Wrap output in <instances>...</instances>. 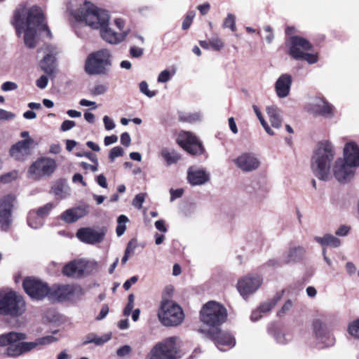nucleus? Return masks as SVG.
I'll return each instance as SVG.
<instances>
[{"label":"nucleus","mask_w":359,"mask_h":359,"mask_svg":"<svg viewBox=\"0 0 359 359\" xmlns=\"http://www.w3.org/2000/svg\"><path fill=\"white\" fill-rule=\"evenodd\" d=\"M26 310L22 297L14 291L0 292V316L18 317Z\"/></svg>","instance_id":"7"},{"label":"nucleus","mask_w":359,"mask_h":359,"mask_svg":"<svg viewBox=\"0 0 359 359\" xmlns=\"http://www.w3.org/2000/svg\"><path fill=\"white\" fill-rule=\"evenodd\" d=\"M179 338L171 337L156 344L148 355V359H175Z\"/></svg>","instance_id":"9"},{"label":"nucleus","mask_w":359,"mask_h":359,"mask_svg":"<svg viewBox=\"0 0 359 359\" xmlns=\"http://www.w3.org/2000/svg\"><path fill=\"white\" fill-rule=\"evenodd\" d=\"M130 352H131L130 346L128 345H124L117 349L116 354L118 357L122 358V357H125V356L129 355V353Z\"/></svg>","instance_id":"55"},{"label":"nucleus","mask_w":359,"mask_h":359,"mask_svg":"<svg viewBox=\"0 0 359 359\" xmlns=\"http://www.w3.org/2000/svg\"><path fill=\"white\" fill-rule=\"evenodd\" d=\"M140 90L142 93L147 96L148 97H153L156 95V91H151L149 90L148 83L143 81L140 83Z\"/></svg>","instance_id":"45"},{"label":"nucleus","mask_w":359,"mask_h":359,"mask_svg":"<svg viewBox=\"0 0 359 359\" xmlns=\"http://www.w3.org/2000/svg\"><path fill=\"white\" fill-rule=\"evenodd\" d=\"M103 123L107 130H111L116 126L114 121L108 116H104L103 117Z\"/></svg>","instance_id":"58"},{"label":"nucleus","mask_w":359,"mask_h":359,"mask_svg":"<svg viewBox=\"0 0 359 359\" xmlns=\"http://www.w3.org/2000/svg\"><path fill=\"white\" fill-rule=\"evenodd\" d=\"M110 335H106L104 337H99L94 333L88 334L85 338L83 341L82 342L83 346H86L88 344L93 343L96 346H101L108 341L110 339Z\"/></svg>","instance_id":"36"},{"label":"nucleus","mask_w":359,"mask_h":359,"mask_svg":"<svg viewBox=\"0 0 359 359\" xmlns=\"http://www.w3.org/2000/svg\"><path fill=\"white\" fill-rule=\"evenodd\" d=\"M312 48L311 43L306 39L294 36L290 39L289 54L295 60H301L304 53L311 50Z\"/></svg>","instance_id":"19"},{"label":"nucleus","mask_w":359,"mask_h":359,"mask_svg":"<svg viewBox=\"0 0 359 359\" xmlns=\"http://www.w3.org/2000/svg\"><path fill=\"white\" fill-rule=\"evenodd\" d=\"M107 90L106 86L103 84L97 85L91 91V93L95 95H100L104 94Z\"/></svg>","instance_id":"54"},{"label":"nucleus","mask_w":359,"mask_h":359,"mask_svg":"<svg viewBox=\"0 0 359 359\" xmlns=\"http://www.w3.org/2000/svg\"><path fill=\"white\" fill-rule=\"evenodd\" d=\"M88 213V205H81L65 210L61 219L67 223H73L85 217Z\"/></svg>","instance_id":"28"},{"label":"nucleus","mask_w":359,"mask_h":359,"mask_svg":"<svg viewBox=\"0 0 359 359\" xmlns=\"http://www.w3.org/2000/svg\"><path fill=\"white\" fill-rule=\"evenodd\" d=\"M25 339L26 334L21 332H10L0 334V346H6L4 354L8 357L16 358L39 346L48 345L57 341L52 335L37 338L34 341H22Z\"/></svg>","instance_id":"2"},{"label":"nucleus","mask_w":359,"mask_h":359,"mask_svg":"<svg viewBox=\"0 0 359 359\" xmlns=\"http://www.w3.org/2000/svg\"><path fill=\"white\" fill-rule=\"evenodd\" d=\"M76 126V123L74 121L65 120L64 121L60 126V130L63 132L67 131L73 128Z\"/></svg>","instance_id":"59"},{"label":"nucleus","mask_w":359,"mask_h":359,"mask_svg":"<svg viewBox=\"0 0 359 359\" xmlns=\"http://www.w3.org/2000/svg\"><path fill=\"white\" fill-rule=\"evenodd\" d=\"M208 335L214 341L215 345L221 351H225L236 345V339L233 336L230 332L222 331L218 327L210 329Z\"/></svg>","instance_id":"14"},{"label":"nucleus","mask_w":359,"mask_h":359,"mask_svg":"<svg viewBox=\"0 0 359 359\" xmlns=\"http://www.w3.org/2000/svg\"><path fill=\"white\" fill-rule=\"evenodd\" d=\"M114 24L116 26L117 29L120 31L119 33H123L124 31H127L128 34L130 32V29L128 27H125V21L121 18H116L114 20Z\"/></svg>","instance_id":"53"},{"label":"nucleus","mask_w":359,"mask_h":359,"mask_svg":"<svg viewBox=\"0 0 359 359\" xmlns=\"http://www.w3.org/2000/svg\"><path fill=\"white\" fill-rule=\"evenodd\" d=\"M15 177V173L13 172H8L5 175H3L0 177V182L6 184L11 182Z\"/></svg>","instance_id":"64"},{"label":"nucleus","mask_w":359,"mask_h":359,"mask_svg":"<svg viewBox=\"0 0 359 359\" xmlns=\"http://www.w3.org/2000/svg\"><path fill=\"white\" fill-rule=\"evenodd\" d=\"M236 166L244 172L256 170L260 165V161L255 154L244 152L233 159Z\"/></svg>","instance_id":"16"},{"label":"nucleus","mask_w":359,"mask_h":359,"mask_svg":"<svg viewBox=\"0 0 359 359\" xmlns=\"http://www.w3.org/2000/svg\"><path fill=\"white\" fill-rule=\"evenodd\" d=\"M170 201L172 202L175 199L179 198L182 196L183 193H184V189H170Z\"/></svg>","instance_id":"57"},{"label":"nucleus","mask_w":359,"mask_h":359,"mask_svg":"<svg viewBox=\"0 0 359 359\" xmlns=\"http://www.w3.org/2000/svg\"><path fill=\"white\" fill-rule=\"evenodd\" d=\"M43 50L45 55L40 62V67L46 74L52 76L55 74L57 66L56 59L57 49L53 46H47Z\"/></svg>","instance_id":"18"},{"label":"nucleus","mask_w":359,"mask_h":359,"mask_svg":"<svg viewBox=\"0 0 359 359\" xmlns=\"http://www.w3.org/2000/svg\"><path fill=\"white\" fill-rule=\"evenodd\" d=\"M268 332L279 344H286L292 339V334L289 332H284L280 330H272L271 328H269Z\"/></svg>","instance_id":"33"},{"label":"nucleus","mask_w":359,"mask_h":359,"mask_svg":"<svg viewBox=\"0 0 359 359\" xmlns=\"http://www.w3.org/2000/svg\"><path fill=\"white\" fill-rule=\"evenodd\" d=\"M48 79L46 76H41L36 81V85L41 89H44L48 85Z\"/></svg>","instance_id":"62"},{"label":"nucleus","mask_w":359,"mask_h":359,"mask_svg":"<svg viewBox=\"0 0 359 359\" xmlns=\"http://www.w3.org/2000/svg\"><path fill=\"white\" fill-rule=\"evenodd\" d=\"M187 180L191 185H201L209 181L210 175L203 169L189 168L187 172Z\"/></svg>","instance_id":"29"},{"label":"nucleus","mask_w":359,"mask_h":359,"mask_svg":"<svg viewBox=\"0 0 359 359\" xmlns=\"http://www.w3.org/2000/svg\"><path fill=\"white\" fill-rule=\"evenodd\" d=\"M14 198L11 195L0 199V231L7 232L13 224L12 212Z\"/></svg>","instance_id":"13"},{"label":"nucleus","mask_w":359,"mask_h":359,"mask_svg":"<svg viewBox=\"0 0 359 359\" xmlns=\"http://www.w3.org/2000/svg\"><path fill=\"white\" fill-rule=\"evenodd\" d=\"M194 17H195L194 11H190L187 14L185 18L184 19V20L182 22V28L183 30H187L190 27Z\"/></svg>","instance_id":"46"},{"label":"nucleus","mask_w":359,"mask_h":359,"mask_svg":"<svg viewBox=\"0 0 359 359\" xmlns=\"http://www.w3.org/2000/svg\"><path fill=\"white\" fill-rule=\"evenodd\" d=\"M355 168L342 160V158H338L333 166V173L337 181L346 182L353 177Z\"/></svg>","instance_id":"22"},{"label":"nucleus","mask_w":359,"mask_h":359,"mask_svg":"<svg viewBox=\"0 0 359 359\" xmlns=\"http://www.w3.org/2000/svg\"><path fill=\"white\" fill-rule=\"evenodd\" d=\"M144 53V49L133 46L130 48V54L133 57H140Z\"/></svg>","instance_id":"56"},{"label":"nucleus","mask_w":359,"mask_h":359,"mask_svg":"<svg viewBox=\"0 0 359 359\" xmlns=\"http://www.w3.org/2000/svg\"><path fill=\"white\" fill-rule=\"evenodd\" d=\"M57 167L56 161L50 158H41L34 162L28 170L30 178L38 180L50 176Z\"/></svg>","instance_id":"11"},{"label":"nucleus","mask_w":359,"mask_h":359,"mask_svg":"<svg viewBox=\"0 0 359 359\" xmlns=\"http://www.w3.org/2000/svg\"><path fill=\"white\" fill-rule=\"evenodd\" d=\"M145 196L146 194L144 193H140L137 194L133 200V205L139 210L141 209L145 200Z\"/></svg>","instance_id":"48"},{"label":"nucleus","mask_w":359,"mask_h":359,"mask_svg":"<svg viewBox=\"0 0 359 359\" xmlns=\"http://www.w3.org/2000/svg\"><path fill=\"white\" fill-rule=\"evenodd\" d=\"M53 207V203H48L45 205L39 208L37 210H36V212L44 219V217L49 214Z\"/></svg>","instance_id":"43"},{"label":"nucleus","mask_w":359,"mask_h":359,"mask_svg":"<svg viewBox=\"0 0 359 359\" xmlns=\"http://www.w3.org/2000/svg\"><path fill=\"white\" fill-rule=\"evenodd\" d=\"M179 144L192 155L203 154L204 148L197 137L190 132H182L177 140Z\"/></svg>","instance_id":"15"},{"label":"nucleus","mask_w":359,"mask_h":359,"mask_svg":"<svg viewBox=\"0 0 359 359\" xmlns=\"http://www.w3.org/2000/svg\"><path fill=\"white\" fill-rule=\"evenodd\" d=\"M123 153L124 151L121 147H114L110 150L109 158L113 162L116 158L123 156Z\"/></svg>","instance_id":"47"},{"label":"nucleus","mask_w":359,"mask_h":359,"mask_svg":"<svg viewBox=\"0 0 359 359\" xmlns=\"http://www.w3.org/2000/svg\"><path fill=\"white\" fill-rule=\"evenodd\" d=\"M121 143L128 147L130 146L131 142V138L128 133L124 132L121 135Z\"/></svg>","instance_id":"63"},{"label":"nucleus","mask_w":359,"mask_h":359,"mask_svg":"<svg viewBox=\"0 0 359 359\" xmlns=\"http://www.w3.org/2000/svg\"><path fill=\"white\" fill-rule=\"evenodd\" d=\"M100 30L102 39L110 44H118L123 41L128 36L127 31H124L123 33L116 32L109 27V24L104 25Z\"/></svg>","instance_id":"27"},{"label":"nucleus","mask_w":359,"mask_h":359,"mask_svg":"<svg viewBox=\"0 0 359 359\" xmlns=\"http://www.w3.org/2000/svg\"><path fill=\"white\" fill-rule=\"evenodd\" d=\"M175 74V71L170 72L168 69L162 71L158 76L157 81L158 83H166Z\"/></svg>","instance_id":"44"},{"label":"nucleus","mask_w":359,"mask_h":359,"mask_svg":"<svg viewBox=\"0 0 359 359\" xmlns=\"http://www.w3.org/2000/svg\"><path fill=\"white\" fill-rule=\"evenodd\" d=\"M267 115L271 126L275 128H280L283 122V114L281 110L275 105L266 107Z\"/></svg>","instance_id":"32"},{"label":"nucleus","mask_w":359,"mask_h":359,"mask_svg":"<svg viewBox=\"0 0 359 359\" xmlns=\"http://www.w3.org/2000/svg\"><path fill=\"white\" fill-rule=\"evenodd\" d=\"M314 239L323 246L337 248L341 245L340 240L331 234H325L323 237L316 236Z\"/></svg>","instance_id":"34"},{"label":"nucleus","mask_w":359,"mask_h":359,"mask_svg":"<svg viewBox=\"0 0 359 359\" xmlns=\"http://www.w3.org/2000/svg\"><path fill=\"white\" fill-rule=\"evenodd\" d=\"M351 166H359V147L353 142H347L344 148V158L342 159Z\"/></svg>","instance_id":"26"},{"label":"nucleus","mask_w":359,"mask_h":359,"mask_svg":"<svg viewBox=\"0 0 359 359\" xmlns=\"http://www.w3.org/2000/svg\"><path fill=\"white\" fill-rule=\"evenodd\" d=\"M34 142L33 139L18 141L10 149V155L17 160H21L29 153L31 145Z\"/></svg>","instance_id":"30"},{"label":"nucleus","mask_w":359,"mask_h":359,"mask_svg":"<svg viewBox=\"0 0 359 359\" xmlns=\"http://www.w3.org/2000/svg\"><path fill=\"white\" fill-rule=\"evenodd\" d=\"M137 247V240L133 238L131 239L127 244L125 252L128 255H133L134 254V252Z\"/></svg>","instance_id":"52"},{"label":"nucleus","mask_w":359,"mask_h":359,"mask_svg":"<svg viewBox=\"0 0 359 359\" xmlns=\"http://www.w3.org/2000/svg\"><path fill=\"white\" fill-rule=\"evenodd\" d=\"M111 62V52L102 48L90 53L85 61L84 69L88 75H107L110 72Z\"/></svg>","instance_id":"5"},{"label":"nucleus","mask_w":359,"mask_h":359,"mask_svg":"<svg viewBox=\"0 0 359 359\" xmlns=\"http://www.w3.org/2000/svg\"><path fill=\"white\" fill-rule=\"evenodd\" d=\"M262 281V278L259 275L247 276L238 282L237 288L239 293L246 298L258 290Z\"/></svg>","instance_id":"17"},{"label":"nucleus","mask_w":359,"mask_h":359,"mask_svg":"<svg viewBox=\"0 0 359 359\" xmlns=\"http://www.w3.org/2000/svg\"><path fill=\"white\" fill-rule=\"evenodd\" d=\"M88 264L95 266H97L95 262H88L84 260H74L63 266L62 273L67 277L80 278L84 275Z\"/></svg>","instance_id":"21"},{"label":"nucleus","mask_w":359,"mask_h":359,"mask_svg":"<svg viewBox=\"0 0 359 359\" xmlns=\"http://www.w3.org/2000/svg\"><path fill=\"white\" fill-rule=\"evenodd\" d=\"M76 20L84 22L93 29H100L109 24V15L107 11L98 8L94 4L85 1L74 13Z\"/></svg>","instance_id":"4"},{"label":"nucleus","mask_w":359,"mask_h":359,"mask_svg":"<svg viewBox=\"0 0 359 359\" xmlns=\"http://www.w3.org/2000/svg\"><path fill=\"white\" fill-rule=\"evenodd\" d=\"M161 156L163 157L168 165L177 163L181 158L175 151H169L168 149H163L161 151Z\"/></svg>","instance_id":"38"},{"label":"nucleus","mask_w":359,"mask_h":359,"mask_svg":"<svg viewBox=\"0 0 359 359\" xmlns=\"http://www.w3.org/2000/svg\"><path fill=\"white\" fill-rule=\"evenodd\" d=\"M305 252L306 250L302 246L290 247L283 256V262L285 264L297 262L303 258Z\"/></svg>","instance_id":"31"},{"label":"nucleus","mask_w":359,"mask_h":359,"mask_svg":"<svg viewBox=\"0 0 359 359\" xmlns=\"http://www.w3.org/2000/svg\"><path fill=\"white\" fill-rule=\"evenodd\" d=\"M134 301H135L134 294H129L128 304L123 310L124 316H128L131 313L134 307Z\"/></svg>","instance_id":"50"},{"label":"nucleus","mask_w":359,"mask_h":359,"mask_svg":"<svg viewBox=\"0 0 359 359\" xmlns=\"http://www.w3.org/2000/svg\"><path fill=\"white\" fill-rule=\"evenodd\" d=\"M12 23L18 36L24 34V42L29 48L36 47L38 35L42 32L48 38H52L43 13L38 6L28 7L25 5H19L14 11Z\"/></svg>","instance_id":"1"},{"label":"nucleus","mask_w":359,"mask_h":359,"mask_svg":"<svg viewBox=\"0 0 359 359\" xmlns=\"http://www.w3.org/2000/svg\"><path fill=\"white\" fill-rule=\"evenodd\" d=\"M334 155V147L329 141L320 142L317 145L311 158V168L314 175L319 180H329Z\"/></svg>","instance_id":"3"},{"label":"nucleus","mask_w":359,"mask_h":359,"mask_svg":"<svg viewBox=\"0 0 359 359\" xmlns=\"http://www.w3.org/2000/svg\"><path fill=\"white\" fill-rule=\"evenodd\" d=\"M348 332L353 338L359 340V318L353 320L348 324Z\"/></svg>","instance_id":"41"},{"label":"nucleus","mask_w":359,"mask_h":359,"mask_svg":"<svg viewBox=\"0 0 359 359\" xmlns=\"http://www.w3.org/2000/svg\"><path fill=\"white\" fill-rule=\"evenodd\" d=\"M200 316L205 325L212 329H216L226 320L227 311L221 304L210 301L202 307Z\"/></svg>","instance_id":"6"},{"label":"nucleus","mask_w":359,"mask_h":359,"mask_svg":"<svg viewBox=\"0 0 359 359\" xmlns=\"http://www.w3.org/2000/svg\"><path fill=\"white\" fill-rule=\"evenodd\" d=\"M106 229L102 228L95 230L90 227L79 229L76 237L82 242L88 244H97L101 243L105 236Z\"/></svg>","instance_id":"20"},{"label":"nucleus","mask_w":359,"mask_h":359,"mask_svg":"<svg viewBox=\"0 0 359 359\" xmlns=\"http://www.w3.org/2000/svg\"><path fill=\"white\" fill-rule=\"evenodd\" d=\"M313 328L316 339L322 344V346H320L319 348L328 347L334 345L335 342L334 337L320 320L316 319L313 321Z\"/></svg>","instance_id":"23"},{"label":"nucleus","mask_w":359,"mask_h":359,"mask_svg":"<svg viewBox=\"0 0 359 359\" xmlns=\"http://www.w3.org/2000/svg\"><path fill=\"white\" fill-rule=\"evenodd\" d=\"M128 222V219L124 215H121L118 217V219H117L118 225L116 229V233L117 236L120 237L124 233V232L126 229V224Z\"/></svg>","instance_id":"40"},{"label":"nucleus","mask_w":359,"mask_h":359,"mask_svg":"<svg viewBox=\"0 0 359 359\" xmlns=\"http://www.w3.org/2000/svg\"><path fill=\"white\" fill-rule=\"evenodd\" d=\"M282 292H277L272 299H268L267 301L262 303L259 309L262 313H266L269 311L272 308L275 306L277 302L281 299Z\"/></svg>","instance_id":"37"},{"label":"nucleus","mask_w":359,"mask_h":359,"mask_svg":"<svg viewBox=\"0 0 359 359\" xmlns=\"http://www.w3.org/2000/svg\"><path fill=\"white\" fill-rule=\"evenodd\" d=\"M210 45L215 50H220L224 46L222 40L218 37H212L210 39Z\"/></svg>","instance_id":"49"},{"label":"nucleus","mask_w":359,"mask_h":359,"mask_svg":"<svg viewBox=\"0 0 359 359\" xmlns=\"http://www.w3.org/2000/svg\"><path fill=\"white\" fill-rule=\"evenodd\" d=\"M27 222L29 227L37 229L43 225L44 219L36 212L35 210H32L28 213Z\"/></svg>","instance_id":"35"},{"label":"nucleus","mask_w":359,"mask_h":359,"mask_svg":"<svg viewBox=\"0 0 359 359\" xmlns=\"http://www.w3.org/2000/svg\"><path fill=\"white\" fill-rule=\"evenodd\" d=\"M158 317L163 325L170 327L181 324L184 315L178 304L170 300H164L161 304Z\"/></svg>","instance_id":"8"},{"label":"nucleus","mask_w":359,"mask_h":359,"mask_svg":"<svg viewBox=\"0 0 359 359\" xmlns=\"http://www.w3.org/2000/svg\"><path fill=\"white\" fill-rule=\"evenodd\" d=\"M22 286L25 292L33 299L41 300L48 297L50 287L39 279L26 278L23 280Z\"/></svg>","instance_id":"12"},{"label":"nucleus","mask_w":359,"mask_h":359,"mask_svg":"<svg viewBox=\"0 0 359 359\" xmlns=\"http://www.w3.org/2000/svg\"><path fill=\"white\" fill-rule=\"evenodd\" d=\"M311 105V110L316 115L325 118H332L334 114V107L324 97H315Z\"/></svg>","instance_id":"24"},{"label":"nucleus","mask_w":359,"mask_h":359,"mask_svg":"<svg viewBox=\"0 0 359 359\" xmlns=\"http://www.w3.org/2000/svg\"><path fill=\"white\" fill-rule=\"evenodd\" d=\"M15 117V115L5 109H0V120H11Z\"/></svg>","instance_id":"61"},{"label":"nucleus","mask_w":359,"mask_h":359,"mask_svg":"<svg viewBox=\"0 0 359 359\" xmlns=\"http://www.w3.org/2000/svg\"><path fill=\"white\" fill-rule=\"evenodd\" d=\"M202 115L199 112L182 113L179 116L180 121L189 123H194L200 121Z\"/></svg>","instance_id":"39"},{"label":"nucleus","mask_w":359,"mask_h":359,"mask_svg":"<svg viewBox=\"0 0 359 359\" xmlns=\"http://www.w3.org/2000/svg\"><path fill=\"white\" fill-rule=\"evenodd\" d=\"M292 77L289 74H283L277 79L275 83L276 95L280 98H285L290 94Z\"/></svg>","instance_id":"25"},{"label":"nucleus","mask_w":359,"mask_h":359,"mask_svg":"<svg viewBox=\"0 0 359 359\" xmlns=\"http://www.w3.org/2000/svg\"><path fill=\"white\" fill-rule=\"evenodd\" d=\"M17 88H18V85L15 83L12 82V81H6V82H4L1 85V90L3 91H6V92L14 90Z\"/></svg>","instance_id":"60"},{"label":"nucleus","mask_w":359,"mask_h":359,"mask_svg":"<svg viewBox=\"0 0 359 359\" xmlns=\"http://www.w3.org/2000/svg\"><path fill=\"white\" fill-rule=\"evenodd\" d=\"M301 60H304L309 65H313L318 61V54L308 53L306 51L302 57H301Z\"/></svg>","instance_id":"51"},{"label":"nucleus","mask_w":359,"mask_h":359,"mask_svg":"<svg viewBox=\"0 0 359 359\" xmlns=\"http://www.w3.org/2000/svg\"><path fill=\"white\" fill-rule=\"evenodd\" d=\"M222 27L229 28L232 32H236V17L231 13H228L226 18L224 20Z\"/></svg>","instance_id":"42"},{"label":"nucleus","mask_w":359,"mask_h":359,"mask_svg":"<svg viewBox=\"0 0 359 359\" xmlns=\"http://www.w3.org/2000/svg\"><path fill=\"white\" fill-rule=\"evenodd\" d=\"M48 299L51 302H62L72 300L81 288L74 285H55L49 287Z\"/></svg>","instance_id":"10"}]
</instances>
